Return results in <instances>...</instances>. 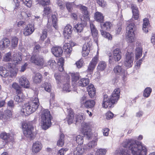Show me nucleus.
Segmentation results:
<instances>
[{
    "mask_svg": "<svg viewBox=\"0 0 155 155\" xmlns=\"http://www.w3.org/2000/svg\"><path fill=\"white\" fill-rule=\"evenodd\" d=\"M124 148H129V150L134 155H146L147 150L146 147L141 143H138L132 139L126 140L123 143ZM116 155H130L128 150L122 149L120 151H116Z\"/></svg>",
    "mask_w": 155,
    "mask_h": 155,
    "instance_id": "f257e3e1",
    "label": "nucleus"
},
{
    "mask_svg": "<svg viewBox=\"0 0 155 155\" xmlns=\"http://www.w3.org/2000/svg\"><path fill=\"white\" fill-rule=\"evenodd\" d=\"M120 90L119 88H117L114 89L110 98L106 94L103 95L102 106L106 108L108 107H110L111 104H114L117 102L120 97Z\"/></svg>",
    "mask_w": 155,
    "mask_h": 155,
    "instance_id": "f03ea898",
    "label": "nucleus"
},
{
    "mask_svg": "<svg viewBox=\"0 0 155 155\" xmlns=\"http://www.w3.org/2000/svg\"><path fill=\"white\" fill-rule=\"evenodd\" d=\"M39 105L38 98L36 97L29 103L25 104L21 109V112L22 115L28 116L35 112Z\"/></svg>",
    "mask_w": 155,
    "mask_h": 155,
    "instance_id": "7ed1b4c3",
    "label": "nucleus"
},
{
    "mask_svg": "<svg viewBox=\"0 0 155 155\" xmlns=\"http://www.w3.org/2000/svg\"><path fill=\"white\" fill-rule=\"evenodd\" d=\"M52 119L50 112L48 110H44L41 112V126L42 129L46 130L51 127Z\"/></svg>",
    "mask_w": 155,
    "mask_h": 155,
    "instance_id": "20e7f679",
    "label": "nucleus"
},
{
    "mask_svg": "<svg viewBox=\"0 0 155 155\" xmlns=\"http://www.w3.org/2000/svg\"><path fill=\"white\" fill-rule=\"evenodd\" d=\"M136 31L135 25L130 23L128 25L126 28V32L127 34V40L128 43L133 44L134 42V32Z\"/></svg>",
    "mask_w": 155,
    "mask_h": 155,
    "instance_id": "39448f33",
    "label": "nucleus"
},
{
    "mask_svg": "<svg viewBox=\"0 0 155 155\" xmlns=\"http://www.w3.org/2000/svg\"><path fill=\"white\" fill-rule=\"evenodd\" d=\"M23 133L25 136L30 139L34 137L32 131L34 128L30 122L25 123L22 125Z\"/></svg>",
    "mask_w": 155,
    "mask_h": 155,
    "instance_id": "423d86ee",
    "label": "nucleus"
},
{
    "mask_svg": "<svg viewBox=\"0 0 155 155\" xmlns=\"http://www.w3.org/2000/svg\"><path fill=\"white\" fill-rule=\"evenodd\" d=\"M81 132L84 135H86L88 139L91 138L92 133L91 132V125L89 122H83L81 124Z\"/></svg>",
    "mask_w": 155,
    "mask_h": 155,
    "instance_id": "0eeeda50",
    "label": "nucleus"
},
{
    "mask_svg": "<svg viewBox=\"0 0 155 155\" xmlns=\"http://www.w3.org/2000/svg\"><path fill=\"white\" fill-rule=\"evenodd\" d=\"M134 54L132 52H127L125 55L124 65L127 68L131 67L133 64Z\"/></svg>",
    "mask_w": 155,
    "mask_h": 155,
    "instance_id": "6e6552de",
    "label": "nucleus"
},
{
    "mask_svg": "<svg viewBox=\"0 0 155 155\" xmlns=\"http://www.w3.org/2000/svg\"><path fill=\"white\" fill-rule=\"evenodd\" d=\"M121 53L120 49L117 48L113 52V57L110 56L109 62L110 64H114V62L119 61L121 58Z\"/></svg>",
    "mask_w": 155,
    "mask_h": 155,
    "instance_id": "1a4fd4ad",
    "label": "nucleus"
},
{
    "mask_svg": "<svg viewBox=\"0 0 155 155\" xmlns=\"http://www.w3.org/2000/svg\"><path fill=\"white\" fill-rule=\"evenodd\" d=\"M30 61L31 63L39 66H43L44 63L43 57L39 55H32Z\"/></svg>",
    "mask_w": 155,
    "mask_h": 155,
    "instance_id": "9d476101",
    "label": "nucleus"
},
{
    "mask_svg": "<svg viewBox=\"0 0 155 155\" xmlns=\"http://www.w3.org/2000/svg\"><path fill=\"white\" fill-rule=\"evenodd\" d=\"M114 73L117 75H119L122 77L123 79L127 75V72L125 71L122 66L117 65L113 69Z\"/></svg>",
    "mask_w": 155,
    "mask_h": 155,
    "instance_id": "9b49d317",
    "label": "nucleus"
},
{
    "mask_svg": "<svg viewBox=\"0 0 155 155\" xmlns=\"http://www.w3.org/2000/svg\"><path fill=\"white\" fill-rule=\"evenodd\" d=\"M98 61V55L97 54L94 57L90 63L87 68L88 72H93L95 68Z\"/></svg>",
    "mask_w": 155,
    "mask_h": 155,
    "instance_id": "f8f14e48",
    "label": "nucleus"
},
{
    "mask_svg": "<svg viewBox=\"0 0 155 155\" xmlns=\"http://www.w3.org/2000/svg\"><path fill=\"white\" fill-rule=\"evenodd\" d=\"M19 84L22 86L26 88H28L30 87L29 81L24 76H20L18 78Z\"/></svg>",
    "mask_w": 155,
    "mask_h": 155,
    "instance_id": "ddd939ff",
    "label": "nucleus"
},
{
    "mask_svg": "<svg viewBox=\"0 0 155 155\" xmlns=\"http://www.w3.org/2000/svg\"><path fill=\"white\" fill-rule=\"evenodd\" d=\"M35 31L34 25L33 24H29L24 28L23 34L25 36L31 35Z\"/></svg>",
    "mask_w": 155,
    "mask_h": 155,
    "instance_id": "4468645a",
    "label": "nucleus"
},
{
    "mask_svg": "<svg viewBox=\"0 0 155 155\" xmlns=\"http://www.w3.org/2000/svg\"><path fill=\"white\" fill-rule=\"evenodd\" d=\"M79 8L84 17L83 19V17L81 18V20H83V21H85L89 20V16L87 9V8L85 6L81 5Z\"/></svg>",
    "mask_w": 155,
    "mask_h": 155,
    "instance_id": "2eb2a0df",
    "label": "nucleus"
},
{
    "mask_svg": "<svg viewBox=\"0 0 155 155\" xmlns=\"http://www.w3.org/2000/svg\"><path fill=\"white\" fill-rule=\"evenodd\" d=\"M92 43L89 41V42L85 43L83 45L82 47V54L83 56L86 57L89 54L90 47L91 46Z\"/></svg>",
    "mask_w": 155,
    "mask_h": 155,
    "instance_id": "dca6fc26",
    "label": "nucleus"
},
{
    "mask_svg": "<svg viewBox=\"0 0 155 155\" xmlns=\"http://www.w3.org/2000/svg\"><path fill=\"white\" fill-rule=\"evenodd\" d=\"M90 27L92 35L93 36L95 42L97 43L98 38V31L95 26L92 23H90Z\"/></svg>",
    "mask_w": 155,
    "mask_h": 155,
    "instance_id": "f3484780",
    "label": "nucleus"
},
{
    "mask_svg": "<svg viewBox=\"0 0 155 155\" xmlns=\"http://www.w3.org/2000/svg\"><path fill=\"white\" fill-rule=\"evenodd\" d=\"M51 51L52 54L57 57L61 56L63 53L62 48L60 47H54L52 48Z\"/></svg>",
    "mask_w": 155,
    "mask_h": 155,
    "instance_id": "a211bd4d",
    "label": "nucleus"
},
{
    "mask_svg": "<svg viewBox=\"0 0 155 155\" xmlns=\"http://www.w3.org/2000/svg\"><path fill=\"white\" fill-rule=\"evenodd\" d=\"M68 110V114L65 120V121H67L68 124H70L73 122L74 118V113L71 109Z\"/></svg>",
    "mask_w": 155,
    "mask_h": 155,
    "instance_id": "6ab92c4d",
    "label": "nucleus"
},
{
    "mask_svg": "<svg viewBox=\"0 0 155 155\" xmlns=\"http://www.w3.org/2000/svg\"><path fill=\"white\" fill-rule=\"evenodd\" d=\"M10 44V41L8 38H5L0 41V49L3 50L9 46Z\"/></svg>",
    "mask_w": 155,
    "mask_h": 155,
    "instance_id": "aec40b11",
    "label": "nucleus"
},
{
    "mask_svg": "<svg viewBox=\"0 0 155 155\" xmlns=\"http://www.w3.org/2000/svg\"><path fill=\"white\" fill-rule=\"evenodd\" d=\"M72 27L70 25H67L64 28L63 33L64 35L65 38H68L71 35L72 33Z\"/></svg>",
    "mask_w": 155,
    "mask_h": 155,
    "instance_id": "412c9836",
    "label": "nucleus"
},
{
    "mask_svg": "<svg viewBox=\"0 0 155 155\" xmlns=\"http://www.w3.org/2000/svg\"><path fill=\"white\" fill-rule=\"evenodd\" d=\"M42 148L41 143L38 141H36L33 143L32 150L33 153H37L39 152Z\"/></svg>",
    "mask_w": 155,
    "mask_h": 155,
    "instance_id": "4be33fe9",
    "label": "nucleus"
},
{
    "mask_svg": "<svg viewBox=\"0 0 155 155\" xmlns=\"http://www.w3.org/2000/svg\"><path fill=\"white\" fill-rule=\"evenodd\" d=\"M21 53H16L13 54L12 63L16 65L20 63L21 61L22 58L21 57Z\"/></svg>",
    "mask_w": 155,
    "mask_h": 155,
    "instance_id": "5701e85b",
    "label": "nucleus"
},
{
    "mask_svg": "<svg viewBox=\"0 0 155 155\" xmlns=\"http://www.w3.org/2000/svg\"><path fill=\"white\" fill-rule=\"evenodd\" d=\"M0 137L3 140H8V141H13L14 138L12 134H7L5 132H3L1 134Z\"/></svg>",
    "mask_w": 155,
    "mask_h": 155,
    "instance_id": "b1692460",
    "label": "nucleus"
},
{
    "mask_svg": "<svg viewBox=\"0 0 155 155\" xmlns=\"http://www.w3.org/2000/svg\"><path fill=\"white\" fill-rule=\"evenodd\" d=\"M131 6L132 11L133 17L135 20L138 19L139 18V14L137 7L134 4H131Z\"/></svg>",
    "mask_w": 155,
    "mask_h": 155,
    "instance_id": "393cba45",
    "label": "nucleus"
},
{
    "mask_svg": "<svg viewBox=\"0 0 155 155\" xmlns=\"http://www.w3.org/2000/svg\"><path fill=\"white\" fill-rule=\"evenodd\" d=\"M87 90L90 97L93 98L96 94V90L93 84L89 85L87 87Z\"/></svg>",
    "mask_w": 155,
    "mask_h": 155,
    "instance_id": "a878e982",
    "label": "nucleus"
},
{
    "mask_svg": "<svg viewBox=\"0 0 155 155\" xmlns=\"http://www.w3.org/2000/svg\"><path fill=\"white\" fill-rule=\"evenodd\" d=\"M100 26L102 30L109 31L113 26L111 23L109 21H106L103 24L101 23Z\"/></svg>",
    "mask_w": 155,
    "mask_h": 155,
    "instance_id": "bb28decb",
    "label": "nucleus"
},
{
    "mask_svg": "<svg viewBox=\"0 0 155 155\" xmlns=\"http://www.w3.org/2000/svg\"><path fill=\"white\" fill-rule=\"evenodd\" d=\"M94 18L95 20L97 22L101 23L103 22L104 17L102 13L100 12H97L95 13Z\"/></svg>",
    "mask_w": 155,
    "mask_h": 155,
    "instance_id": "cd10ccee",
    "label": "nucleus"
},
{
    "mask_svg": "<svg viewBox=\"0 0 155 155\" xmlns=\"http://www.w3.org/2000/svg\"><path fill=\"white\" fill-rule=\"evenodd\" d=\"M97 138H96L94 141H92L89 142L86 145H85V149L87 150L90 149L94 148L97 145Z\"/></svg>",
    "mask_w": 155,
    "mask_h": 155,
    "instance_id": "c85d7f7f",
    "label": "nucleus"
},
{
    "mask_svg": "<svg viewBox=\"0 0 155 155\" xmlns=\"http://www.w3.org/2000/svg\"><path fill=\"white\" fill-rule=\"evenodd\" d=\"M89 82V79L88 78H82L79 81L78 84L80 86L84 87L87 86Z\"/></svg>",
    "mask_w": 155,
    "mask_h": 155,
    "instance_id": "c756f323",
    "label": "nucleus"
},
{
    "mask_svg": "<svg viewBox=\"0 0 155 155\" xmlns=\"http://www.w3.org/2000/svg\"><path fill=\"white\" fill-rule=\"evenodd\" d=\"M85 150H87L85 149V147H82L80 146H78L77 147L76 150L74 151V153L76 155H81L84 153Z\"/></svg>",
    "mask_w": 155,
    "mask_h": 155,
    "instance_id": "7c9ffc66",
    "label": "nucleus"
},
{
    "mask_svg": "<svg viewBox=\"0 0 155 155\" xmlns=\"http://www.w3.org/2000/svg\"><path fill=\"white\" fill-rule=\"evenodd\" d=\"M142 30L145 33L148 32V27L149 24V20L147 18H145L143 20Z\"/></svg>",
    "mask_w": 155,
    "mask_h": 155,
    "instance_id": "2f4dec72",
    "label": "nucleus"
},
{
    "mask_svg": "<svg viewBox=\"0 0 155 155\" xmlns=\"http://www.w3.org/2000/svg\"><path fill=\"white\" fill-rule=\"evenodd\" d=\"M33 81L36 84L40 83L42 81V76L39 73H36L33 78Z\"/></svg>",
    "mask_w": 155,
    "mask_h": 155,
    "instance_id": "473e14b6",
    "label": "nucleus"
},
{
    "mask_svg": "<svg viewBox=\"0 0 155 155\" xmlns=\"http://www.w3.org/2000/svg\"><path fill=\"white\" fill-rule=\"evenodd\" d=\"M63 48L67 54H70L72 49L70 44L65 43L63 46Z\"/></svg>",
    "mask_w": 155,
    "mask_h": 155,
    "instance_id": "72a5a7b5",
    "label": "nucleus"
},
{
    "mask_svg": "<svg viewBox=\"0 0 155 155\" xmlns=\"http://www.w3.org/2000/svg\"><path fill=\"white\" fill-rule=\"evenodd\" d=\"M84 26V25L83 22L81 23H78L74 26V30L78 33H80L82 31Z\"/></svg>",
    "mask_w": 155,
    "mask_h": 155,
    "instance_id": "f704fd0d",
    "label": "nucleus"
},
{
    "mask_svg": "<svg viewBox=\"0 0 155 155\" xmlns=\"http://www.w3.org/2000/svg\"><path fill=\"white\" fill-rule=\"evenodd\" d=\"M41 47L38 44H35L33 47V51L32 55H38V54L40 52L41 49Z\"/></svg>",
    "mask_w": 155,
    "mask_h": 155,
    "instance_id": "c9c22d12",
    "label": "nucleus"
},
{
    "mask_svg": "<svg viewBox=\"0 0 155 155\" xmlns=\"http://www.w3.org/2000/svg\"><path fill=\"white\" fill-rule=\"evenodd\" d=\"M8 71L3 66H0V75L2 77L6 78L9 75Z\"/></svg>",
    "mask_w": 155,
    "mask_h": 155,
    "instance_id": "e433bc0d",
    "label": "nucleus"
},
{
    "mask_svg": "<svg viewBox=\"0 0 155 155\" xmlns=\"http://www.w3.org/2000/svg\"><path fill=\"white\" fill-rule=\"evenodd\" d=\"M72 81L73 83H75L80 79L81 77L78 72L73 73L71 74Z\"/></svg>",
    "mask_w": 155,
    "mask_h": 155,
    "instance_id": "4c0bfd02",
    "label": "nucleus"
},
{
    "mask_svg": "<svg viewBox=\"0 0 155 155\" xmlns=\"http://www.w3.org/2000/svg\"><path fill=\"white\" fill-rule=\"evenodd\" d=\"M95 102L94 101L92 100H89L86 102L84 107L87 108H92L94 106Z\"/></svg>",
    "mask_w": 155,
    "mask_h": 155,
    "instance_id": "58836bf2",
    "label": "nucleus"
},
{
    "mask_svg": "<svg viewBox=\"0 0 155 155\" xmlns=\"http://www.w3.org/2000/svg\"><path fill=\"white\" fill-rule=\"evenodd\" d=\"M142 54V48L140 47H137L136 49L135 59L137 60L140 58Z\"/></svg>",
    "mask_w": 155,
    "mask_h": 155,
    "instance_id": "ea45409f",
    "label": "nucleus"
},
{
    "mask_svg": "<svg viewBox=\"0 0 155 155\" xmlns=\"http://www.w3.org/2000/svg\"><path fill=\"white\" fill-rule=\"evenodd\" d=\"M64 135L61 134L59 136V138L57 141V145L59 147H62L64 144Z\"/></svg>",
    "mask_w": 155,
    "mask_h": 155,
    "instance_id": "a19ab883",
    "label": "nucleus"
},
{
    "mask_svg": "<svg viewBox=\"0 0 155 155\" xmlns=\"http://www.w3.org/2000/svg\"><path fill=\"white\" fill-rule=\"evenodd\" d=\"M14 99L15 102L18 104L22 103L24 101V98L22 96V93L21 94H18L15 96L14 97Z\"/></svg>",
    "mask_w": 155,
    "mask_h": 155,
    "instance_id": "79ce46f5",
    "label": "nucleus"
},
{
    "mask_svg": "<svg viewBox=\"0 0 155 155\" xmlns=\"http://www.w3.org/2000/svg\"><path fill=\"white\" fill-rule=\"evenodd\" d=\"M64 60L62 58H60L58 62V65H59V70L60 72L62 71H64Z\"/></svg>",
    "mask_w": 155,
    "mask_h": 155,
    "instance_id": "37998d69",
    "label": "nucleus"
},
{
    "mask_svg": "<svg viewBox=\"0 0 155 155\" xmlns=\"http://www.w3.org/2000/svg\"><path fill=\"white\" fill-rule=\"evenodd\" d=\"M74 140H75L77 143L79 145H81L84 142L83 136L81 135H78L76 137H73Z\"/></svg>",
    "mask_w": 155,
    "mask_h": 155,
    "instance_id": "c03bdc74",
    "label": "nucleus"
},
{
    "mask_svg": "<svg viewBox=\"0 0 155 155\" xmlns=\"http://www.w3.org/2000/svg\"><path fill=\"white\" fill-rule=\"evenodd\" d=\"M20 14L23 18L26 20L29 18V17L31 15V14L28 11H26L25 12L22 11L21 12Z\"/></svg>",
    "mask_w": 155,
    "mask_h": 155,
    "instance_id": "a18cd8bd",
    "label": "nucleus"
},
{
    "mask_svg": "<svg viewBox=\"0 0 155 155\" xmlns=\"http://www.w3.org/2000/svg\"><path fill=\"white\" fill-rule=\"evenodd\" d=\"M12 87L16 90V93L18 94H21V88L16 83H14L12 85Z\"/></svg>",
    "mask_w": 155,
    "mask_h": 155,
    "instance_id": "49530a36",
    "label": "nucleus"
},
{
    "mask_svg": "<svg viewBox=\"0 0 155 155\" xmlns=\"http://www.w3.org/2000/svg\"><path fill=\"white\" fill-rule=\"evenodd\" d=\"M106 67V63L104 61L100 62L97 66V69L98 71H102L104 70Z\"/></svg>",
    "mask_w": 155,
    "mask_h": 155,
    "instance_id": "de8ad7c7",
    "label": "nucleus"
},
{
    "mask_svg": "<svg viewBox=\"0 0 155 155\" xmlns=\"http://www.w3.org/2000/svg\"><path fill=\"white\" fill-rule=\"evenodd\" d=\"M42 87H44V90L48 92H50L51 91V86L49 82H45L43 84Z\"/></svg>",
    "mask_w": 155,
    "mask_h": 155,
    "instance_id": "09e8293b",
    "label": "nucleus"
},
{
    "mask_svg": "<svg viewBox=\"0 0 155 155\" xmlns=\"http://www.w3.org/2000/svg\"><path fill=\"white\" fill-rule=\"evenodd\" d=\"M152 89L150 87H147L144 90L143 95L146 97H148L150 95Z\"/></svg>",
    "mask_w": 155,
    "mask_h": 155,
    "instance_id": "8fccbe9b",
    "label": "nucleus"
},
{
    "mask_svg": "<svg viewBox=\"0 0 155 155\" xmlns=\"http://www.w3.org/2000/svg\"><path fill=\"white\" fill-rule=\"evenodd\" d=\"M18 39L17 37L15 36L12 37L11 41V46L13 48L17 47L18 45Z\"/></svg>",
    "mask_w": 155,
    "mask_h": 155,
    "instance_id": "3c124183",
    "label": "nucleus"
},
{
    "mask_svg": "<svg viewBox=\"0 0 155 155\" xmlns=\"http://www.w3.org/2000/svg\"><path fill=\"white\" fill-rule=\"evenodd\" d=\"M101 34L103 36L107 38L108 40H111L112 39V35L109 33L106 32L103 30H101Z\"/></svg>",
    "mask_w": 155,
    "mask_h": 155,
    "instance_id": "603ef678",
    "label": "nucleus"
},
{
    "mask_svg": "<svg viewBox=\"0 0 155 155\" xmlns=\"http://www.w3.org/2000/svg\"><path fill=\"white\" fill-rule=\"evenodd\" d=\"M24 0H14L15 3V7L14 9L15 11L19 10H20L21 7L20 6V2H23Z\"/></svg>",
    "mask_w": 155,
    "mask_h": 155,
    "instance_id": "864d4df0",
    "label": "nucleus"
},
{
    "mask_svg": "<svg viewBox=\"0 0 155 155\" xmlns=\"http://www.w3.org/2000/svg\"><path fill=\"white\" fill-rule=\"evenodd\" d=\"M3 61H12V53L9 52L5 54Z\"/></svg>",
    "mask_w": 155,
    "mask_h": 155,
    "instance_id": "5fc2aeb1",
    "label": "nucleus"
},
{
    "mask_svg": "<svg viewBox=\"0 0 155 155\" xmlns=\"http://www.w3.org/2000/svg\"><path fill=\"white\" fill-rule=\"evenodd\" d=\"M56 63L54 60H51L48 62V65L52 69H54L56 68Z\"/></svg>",
    "mask_w": 155,
    "mask_h": 155,
    "instance_id": "6e6d98bb",
    "label": "nucleus"
},
{
    "mask_svg": "<svg viewBox=\"0 0 155 155\" xmlns=\"http://www.w3.org/2000/svg\"><path fill=\"white\" fill-rule=\"evenodd\" d=\"M106 150L104 149H98L96 152L95 155H105Z\"/></svg>",
    "mask_w": 155,
    "mask_h": 155,
    "instance_id": "4d7b16f0",
    "label": "nucleus"
},
{
    "mask_svg": "<svg viewBox=\"0 0 155 155\" xmlns=\"http://www.w3.org/2000/svg\"><path fill=\"white\" fill-rule=\"evenodd\" d=\"M63 90L66 92H69L71 91L70 85L68 83H66L64 85Z\"/></svg>",
    "mask_w": 155,
    "mask_h": 155,
    "instance_id": "13d9d810",
    "label": "nucleus"
},
{
    "mask_svg": "<svg viewBox=\"0 0 155 155\" xmlns=\"http://www.w3.org/2000/svg\"><path fill=\"white\" fill-rule=\"evenodd\" d=\"M97 2L100 6L102 8L105 7L107 5L106 2L104 0H97Z\"/></svg>",
    "mask_w": 155,
    "mask_h": 155,
    "instance_id": "bf43d9fd",
    "label": "nucleus"
},
{
    "mask_svg": "<svg viewBox=\"0 0 155 155\" xmlns=\"http://www.w3.org/2000/svg\"><path fill=\"white\" fill-rule=\"evenodd\" d=\"M40 4L43 6L48 5L50 3V0H36Z\"/></svg>",
    "mask_w": 155,
    "mask_h": 155,
    "instance_id": "052dcab7",
    "label": "nucleus"
},
{
    "mask_svg": "<svg viewBox=\"0 0 155 155\" xmlns=\"http://www.w3.org/2000/svg\"><path fill=\"white\" fill-rule=\"evenodd\" d=\"M56 2L61 9H63L64 8V2L62 0H56Z\"/></svg>",
    "mask_w": 155,
    "mask_h": 155,
    "instance_id": "680f3d73",
    "label": "nucleus"
},
{
    "mask_svg": "<svg viewBox=\"0 0 155 155\" xmlns=\"http://www.w3.org/2000/svg\"><path fill=\"white\" fill-rule=\"evenodd\" d=\"M72 4L71 3L67 2L66 4V7L69 12H72Z\"/></svg>",
    "mask_w": 155,
    "mask_h": 155,
    "instance_id": "e2e57ef3",
    "label": "nucleus"
},
{
    "mask_svg": "<svg viewBox=\"0 0 155 155\" xmlns=\"http://www.w3.org/2000/svg\"><path fill=\"white\" fill-rule=\"evenodd\" d=\"M51 20L52 21L53 25L55 28L57 23V18L55 15H52L51 16Z\"/></svg>",
    "mask_w": 155,
    "mask_h": 155,
    "instance_id": "0e129e2a",
    "label": "nucleus"
},
{
    "mask_svg": "<svg viewBox=\"0 0 155 155\" xmlns=\"http://www.w3.org/2000/svg\"><path fill=\"white\" fill-rule=\"evenodd\" d=\"M54 77L58 83L61 82V79L62 78L61 76L60 73H55Z\"/></svg>",
    "mask_w": 155,
    "mask_h": 155,
    "instance_id": "69168bd1",
    "label": "nucleus"
},
{
    "mask_svg": "<svg viewBox=\"0 0 155 155\" xmlns=\"http://www.w3.org/2000/svg\"><path fill=\"white\" fill-rule=\"evenodd\" d=\"M23 3L28 7H31L32 5L31 0H24L22 2Z\"/></svg>",
    "mask_w": 155,
    "mask_h": 155,
    "instance_id": "338daca9",
    "label": "nucleus"
},
{
    "mask_svg": "<svg viewBox=\"0 0 155 155\" xmlns=\"http://www.w3.org/2000/svg\"><path fill=\"white\" fill-rule=\"evenodd\" d=\"M26 24V22L23 21H20L17 22V26L19 28H23Z\"/></svg>",
    "mask_w": 155,
    "mask_h": 155,
    "instance_id": "774afa93",
    "label": "nucleus"
}]
</instances>
